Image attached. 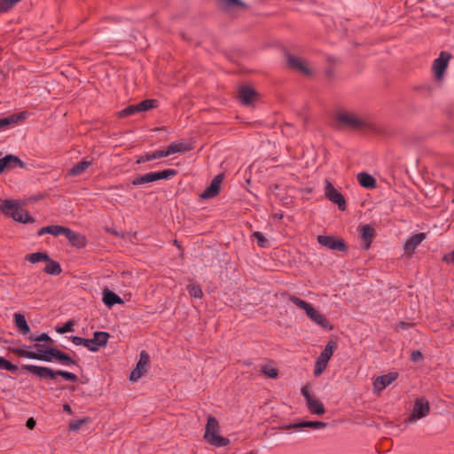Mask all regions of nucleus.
Listing matches in <instances>:
<instances>
[{
  "mask_svg": "<svg viewBox=\"0 0 454 454\" xmlns=\"http://www.w3.org/2000/svg\"><path fill=\"white\" fill-rule=\"evenodd\" d=\"M27 118L26 112H20L19 114H13L7 117L0 118V129L7 128L12 124H17L23 121Z\"/></svg>",
  "mask_w": 454,
  "mask_h": 454,
  "instance_id": "nucleus-20",
  "label": "nucleus"
},
{
  "mask_svg": "<svg viewBox=\"0 0 454 454\" xmlns=\"http://www.w3.org/2000/svg\"><path fill=\"white\" fill-rule=\"evenodd\" d=\"M398 372H394L377 377L372 383L374 392L380 393L387 386L394 382L398 378Z\"/></svg>",
  "mask_w": 454,
  "mask_h": 454,
  "instance_id": "nucleus-16",
  "label": "nucleus"
},
{
  "mask_svg": "<svg viewBox=\"0 0 454 454\" xmlns=\"http://www.w3.org/2000/svg\"><path fill=\"white\" fill-rule=\"evenodd\" d=\"M21 368L22 370L27 371L35 376H37L41 380H55L58 376H61L65 380L71 382H76L78 380L77 375L67 371H53L50 367L38 366L34 364H23Z\"/></svg>",
  "mask_w": 454,
  "mask_h": 454,
  "instance_id": "nucleus-2",
  "label": "nucleus"
},
{
  "mask_svg": "<svg viewBox=\"0 0 454 454\" xmlns=\"http://www.w3.org/2000/svg\"><path fill=\"white\" fill-rule=\"evenodd\" d=\"M399 326H400L402 329H408V328L411 327V326H412V325H411V324H410V323H406V322H400V323H399Z\"/></svg>",
  "mask_w": 454,
  "mask_h": 454,
  "instance_id": "nucleus-54",
  "label": "nucleus"
},
{
  "mask_svg": "<svg viewBox=\"0 0 454 454\" xmlns=\"http://www.w3.org/2000/svg\"><path fill=\"white\" fill-rule=\"evenodd\" d=\"M301 394L304 396L306 403L309 402L311 398H313L306 387L301 388Z\"/></svg>",
  "mask_w": 454,
  "mask_h": 454,
  "instance_id": "nucleus-52",
  "label": "nucleus"
},
{
  "mask_svg": "<svg viewBox=\"0 0 454 454\" xmlns=\"http://www.w3.org/2000/svg\"><path fill=\"white\" fill-rule=\"evenodd\" d=\"M328 363L325 361L320 360L319 358H317L315 369H314V375L319 376L323 373V372L326 369Z\"/></svg>",
  "mask_w": 454,
  "mask_h": 454,
  "instance_id": "nucleus-43",
  "label": "nucleus"
},
{
  "mask_svg": "<svg viewBox=\"0 0 454 454\" xmlns=\"http://www.w3.org/2000/svg\"><path fill=\"white\" fill-rule=\"evenodd\" d=\"M64 411L72 412L71 407L68 404H64Z\"/></svg>",
  "mask_w": 454,
  "mask_h": 454,
  "instance_id": "nucleus-58",
  "label": "nucleus"
},
{
  "mask_svg": "<svg viewBox=\"0 0 454 454\" xmlns=\"http://www.w3.org/2000/svg\"><path fill=\"white\" fill-rule=\"evenodd\" d=\"M325 74L329 77V78H332L333 75H334V72L333 69H327L325 71Z\"/></svg>",
  "mask_w": 454,
  "mask_h": 454,
  "instance_id": "nucleus-55",
  "label": "nucleus"
},
{
  "mask_svg": "<svg viewBox=\"0 0 454 454\" xmlns=\"http://www.w3.org/2000/svg\"><path fill=\"white\" fill-rule=\"evenodd\" d=\"M286 63L289 68L295 69L300 71L301 74L305 75H311L312 71L306 65L304 61H302L300 58L292 55L288 52L286 53Z\"/></svg>",
  "mask_w": 454,
  "mask_h": 454,
  "instance_id": "nucleus-15",
  "label": "nucleus"
},
{
  "mask_svg": "<svg viewBox=\"0 0 454 454\" xmlns=\"http://www.w3.org/2000/svg\"><path fill=\"white\" fill-rule=\"evenodd\" d=\"M220 9L229 12L235 8H246L247 5L241 0H216Z\"/></svg>",
  "mask_w": 454,
  "mask_h": 454,
  "instance_id": "nucleus-22",
  "label": "nucleus"
},
{
  "mask_svg": "<svg viewBox=\"0 0 454 454\" xmlns=\"http://www.w3.org/2000/svg\"><path fill=\"white\" fill-rule=\"evenodd\" d=\"M150 357L148 353L145 350H142L140 352V357L137 364V367L142 369L146 372V366L149 364Z\"/></svg>",
  "mask_w": 454,
  "mask_h": 454,
  "instance_id": "nucleus-38",
  "label": "nucleus"
},
{
  "mask_svg": "<svg viewBox=\"0 0 454 454\" xmlns=\"http://www.w3.org/2000/svg\"><path fill=\"white\" fill-rule=\"evenodd\" d=\"M18 167L25 168L26 163L16 155L7 154L0 159V174L4 173L7 169H12Z\"/></svg>",
  "mask_w": 454,
  "mask_h": 454,
  "instance_id": "nucleus-13",
  "label": "nucleus"
},
{
  "mask_svg": "<svg viewBox=\"0 0 454 454\" xmlns=\"http://www.w3.org/2000/svg\"><path fill=\"white\" fill-rule=\"evenodd\" d=\"M35 425L36 422L34 418H29L26 422V427L31 430L35 428Z\"/></svg>",
  "mask_w": 454,
  "mask_h": 454,
  "instance_id": "nucleus-51",
  "label": "nucleus"
},
{
  "mask_svg": "<svg viewBox=\"0 0 454 454\" xmlns=\"http://www.w3.org/2000/svg\"><path fill=\"white\" fill-rule=\"evenodd\" d=\"M220 430L219 422L216 418L208 416L205 427L204 439L209 444L215 447H225L230 444V440L218 434Z\"/></svg>",
  "mask_w": 454,
  "mask_h": 454,
  "instance_id": "nucleus-5",
  "label": "nucleus"
},
{
  "mask_svg": "<svg viewBox=\"0 0 454 454\" xmlns=\"http://www.w3.org/2000/svg\"><path fill=\"white\" fill-rule=\"evenodd\" d=\"M336 348L337 343L333 340H329L317 358L328 363Z\"/></svg>",
  "mask_w": 454,
  "mask_h": 454,
  "instance_id": "nucleus-27",
  "label": "nucleus"
},
{
  "mask_svg": "<svg viewBox=\"0 0 454 454\" xmlns=\"http://www.w3.org/2000/svg\"><path fill=\"white\" fill-rule=\"evenodd\" d=\"M447 255H454V250L450 252Z\"/></svg>",
  "mask_w": 454,
  "mask_h": 454,
  "instance_id": "nucleus-60",
  "label": "nucleus"
},
{
  "mask_svg": "<svg viewBox=\"0 0 454 454\" xmlns=\"http://www.w3.org/2000/svg\"><path fill=\"white\" fill-rule=\"evenodd\" d=\"M91 160H82L81 161L74 164L69 170L68 176H76L82 174L90 165Z\"/></svg>",
  "mask_w": 454,
  "mask_h": 454,
  "instance_id": "nucleus-25",
  "label": "nucleus"
},
{
  "mask_svg": "<svg viewBox=\"0 0 454 454\" xmlns=\"http://www.w3.org/2000/svg\"><path fill=\"white\" fill-rule=\"evenodd\" d=\"M307 407L312 414L322 415L325 412L323 403L318 399L311 398L307 402Z\"/></svg>",
  "mask_w": 454,
  "mask_h": 454,
  "instance_id": "nucleus-29",
  "label": "nucleus"
},
{
  "mask_svg": "<svg viewBox=\"0 0 454 454\" xmlns=\"http://www.w3.org/2000/svg\"><path fill=\"white\" fill-rule=\"evenodd\" d=\"M223 179V175L219 174L215 176L211 181L210 184L200 193L201 200H208L218 195L221 190V184Z\"/></svg>",
  "mask_w": 454,
  "mask_h": 454,
  "instance_id": "nucleus-12",
  "label": "nucleus"
},
{
  "mask_svg": "<svg viewBox=\"0 0 454 454\" xmlns=\"http://www.w3.org/2000/svg\"><path fill=\"white\" fill-rule=\"evenodd\" d=\"M359 184L366 189H373L377 186L376 179L370 174L362 172L357 175Z\"/></svg>",
  "mask_w": 454,
  "mask_h": 454,
  "instance_id": "nucleus-23",
  "label": "nucleus"
},
{
  "mask_svg": "<svg viewBox=\"0 0 454 454\" xmlns=\"http://www.w3.org/2000/svg\"><path fill=\"white\" fill-rule=\"evenodd\" d=\"M0 369H4L6 371L15 372L18 371L19 368L17 365L12 364L10 361L0 356Z\"/></svg>",
  "mask_w": 454,
  "mask_h": 454,
  "instance_id": "nucleus-42",
  "label": "nucleus"
},
{
  "mask_svg": "<svg viewBox=\"0 0 454 454\" xmlns=\"http://www.w3.org/2000/svg\"><path fill=\"white\" fill-rule=\"evenodd\" d=\"M109 338L110 334L106 332H95L93 335V340L98 349L106 346Z\"/></svg>",
  "mask_w": 454,
  "mask_h": 454,
  "instance_id": "nucleus-31",
  "label": "nucleus"
},
{
  "mask_svg": "<svg viewBox=\"0 0 454 454\" xmlns=\"http://www.w3.org/2000/svg\"><path fill=\"white\" fill-rule=\"evenodd\" d=\"M22 0H0V14L11 11L18 3Z\"/></svg>",
  "mask_w": 454,
  "mask_h": 454,
  "instance_id": "nucleus-37",
  "label": "nucleus"
},
{
  "mask_svg": "<svg viewBox=\"0 0 454 454\" xmlns=\"http://www.w3.org/2000/svg\"><path fill=\"white\" fill-rule=\"evenodd\" d=\"M27 255H47V254L43 253V252H35V253L28 254Z\"/></svg>",
  "mask_w": 454,
  "mask_h": 454,
  "instance_id": "nucleus-57",
  "label": "nucleus"
},
{
  "mask_svg": "<svg viewBox=\"0 0 454 454\" xmlns=\"http://www.w3.org/2000/svg\"><path fill=\"white\" fill-rule=\"evenodd\" d=\"M47 193H40V194H37L35 196L33 197V200L34 201H38L40 200H43L44 199L45 197H47Z\"/></svg>",
  "mask_w": 454,
  "mask_h": 454,
  "instance_id": "nucleus-53",
  "label": "nucleus"
},
{
  "mask_svg": "<svg viewBox=\"0 0 454 454\" xmlns=\"http://www.w3.org/2000/svg\"><path fill=\"white\" fill-rule=\"evenodd\" d=\"M29 262L32 263L38 262L40 261H43L45 262V266L43 268V271L50 275H59L62 271L60 264L51 259V257H27Z\"/></svg>",
  "mask_w": 454,
  "mask_h": 454,
  "instance_id": "nucleus-11",
  "label": "nucleus"
},
{
  "mask_svg": "<svg viewBox=\"0 0 454 454\" xmlns=\"http://www.w3.org/2000/svg\"><path fill=\"white\" fill-rule=\"evenodd\" d=\"M29 340L32 341L39 342V341H47V342H52V339L45 333H42L39 336L36 337H29Z\"/></svg>",
  "mask_w": 454,
  "mask_h": 454,
  "instance_id": "nucleus-45",
  "label": "nucleus"
},
{
  "mask_svg": "<svg viewBox=\"0 0 454 454\" xmlns=\"http://www.w3.org/2000/svg\"><path fill=\"white\" fill-rule=\"evenodd\" d=\"M426 239L424 232H419L410 237L403 245V249L407 255L414 253L416 247Z\"/></svg>",
  "mask_w": 454,
  "mask_h": 454,
  "instance_id": "nucleus-19",
  "label": "nucleus"
},
{
  "mask_svg": "<svg viewBox=\"0 0 454 454\" xmlns=\"http://www.w3.org/2000/svg\"><path fill=\"white\" fill-rule=\"evenodd\" d=\"M74 322L72 320L67 321L62 327L57 331L59 333H66L73 331Z\"/></svg>",
  "mask_w": 454,
  "mask_h": 454,
  "instance_id": "nucleus-48",
  "label": "nucleus"
},
{
  "mask_svg": "<svg viewBox=\"0 0 454 454\" xmlns=\"http://www.w3.org/2000/svg\"><path fill=\"white\" fill-rule=\"evenodd\" d=\"M155 182L153 172H149L142 176H138L136 178H134L131 182V184L134 186L142 185L148 183Z\"/></svg>",
  "mask_w": 454,
  "mask_h": 454,
  "instance_id": "nucleus-33",
  "label": "nucleus"
},
{
  "mask_svg": "<svg viewBox=\"0 0 454 454\" xmlns=\"http://www.w3.org/2000/svg\"><path fill=\"white\" fill-rule=\"evenodd\" d=\"M137 105L138 112H145L151 109H154L158 107V100L153 98H147L145 100H142Z\"/></svg>",
  "mask_w": 454,
  "mask_h": 454,
  "instance_id": "nucleus-32",
  "label": "nucleus"
},
{
  "mask_svg": "<svg viewBox=\"0 0 454 454\" xmlns=\"http://www.w3.org/2000/svg\"><path fill=\"white\" fill-rule=\"evenodd\" d=\"M318 243L332 250H337L340 252H347L348 246L343 239L335 238L333 236L319 235L317 236Z\"/></svg>",
  "mask_w": 454,
  "mask_h": 454,
  "instance_id": "nucleus-10",
  "label": "nucleus"
},
{
  "mask_svg": "<svg viewBox=\"0 0 454 454\" xmlns=\"http://www.w3.org/2000/svg\"><path fill=\"white\" fill-rule=\"evenodd\" d=\"M430 411L429 403L425 398H419L415 401L414 407L409 421L419 419L426 417Z\"/></svg>",
  "mask_w": 454,
  "mask_h": 454,
  "instance_id": "nucleus-14",
  "label": "nucleus"
},
{
  "mask_svg": "<svg viewBox=\"0 0 454 454\" xmlns=\"http://www.w3.org/2000/svg\"><path fill=\"white\" fill-rule=\"evenodd\" d=\"M145 372V371L136 366V368L130 373L129 380L131 381H137L144 375Z\"/></svg>",
  "mask_w": 454,
  "mask_h": 454,
  "instance_id": "nucleus-44",
  "label": "nucleus"
},
{
  "mask_svg": "<svg viewBox=\"0 0 454 454\" xmlns=\"http://www.w3.org/2000/svg\"><path fill=\"white\" fill-rule=\"evenodd\" d=\"M255 239L257 245L261 247H268L270 246V241L263 236V234L260 231H254L253 234Z\"/></svg>",
  "mask_w": 454,
  "mask_h": 454,
  "instance_id": "nucleus-41",
  "label": "nucleus"
},
{
  "mask_svg": "<svg viewBox=\"0 0 454 454\" xmlns=\"http://www.w3.org/2000/svg\"><path fill=\"white\" fill-rule=\"evenodd\" d=\"M325 196L331 202L337 205L339 210H346L347 202L344 196L333 185L329 180H325Z\"/></svg>",
  "mask_w": 454,
  "mask_h": 454,
  "instance_id": "nucleus-7",
  "label": "nucleus"
},
{
  "mask_svg": "<svg viewBox=\"0 0 454 454\" xmlns=\"http://www.w3.org/2000/svg\"><path fill=\"white\" fill-rule=\"evenodd\" d=\"M359 235L362 240V248L368 250L375 237V230L370 224H364L359 227Z\"/></svg>",
  "mask_w": 454,
  "mask_h": 454,
  "instance_id": "nucleus-18",
  "label": "nucleus"
},
{
  "mask_svg": "<svg viewBox=\"0 0 454 454\" xmlns=\"http://www.w3.org/2000/svg\"><path fill=\"white\" fill-rule=\"evenodd\" d=\"M67 229V227H64V226H60V225H49V226L41 228L37 231V234L39 236H42L45 233H49V234L58 237L59 235H64Z\"/></svg>",
  "mask_w": 454,
  "mask_h": 454,
  "instance_id": "nucleus-24",
  "label": "nucleus"
},
{
  "mask_svg": "<svg viewBox=\"0 0 454 454\" xmlns=\"http://www.w3.org/2000/svg\"><path fill=\"white\" fill-rule=\"evenodd\" d=\"M451 58L452 55L450 52L442 51L439 57L434 60L432 69L436 80L440 81L443 78Z\"/></svg>",
  "mask_w": 454,
  "mask_h": 454,
  "instance_id": "nucleus-8",
  "label": "nucleus"
},
{
  "mask_svg": "<svg viewBox=\"0 0 454 454\" xmlns=\"http://www.w3.org/2000/svg\"><path fill=\"white\" fill-rule=\"evenodd\" d=\"M187 290L192 298H201L203 296L202 289L199 285L190 284L187 286Z\"/></svg>",
  "mask_w": 454,
  "mask_h": 454,
  "instance_id": "nucleus-39",
  "label": "nucleus"
},
{
  "mask_svg": "<svg viewBox=\"0 0 454 454\" xmlns=\"http://www.w3.org/2000/svg\"><path fill=\"white\" fill-rule=\"evenodd\" d=\"M289 301H292L299 309H303L305 311L306 315L314 323L320 325L322 328L328 330V331H331L333 329V325L325 317V316L321 314L318 310L315 309L314 307L310 303H309L294 295H289Z\"/></svg>",
  "mask_w": 454,
  "mask_h": 454,
  "instance_id": "nucleus-4",
  "label": "nucleus"
},
{
  "mask_svg": "<svg viewBox=\"0 0 454 454\" xmlns=\"http://www.w3.org/2000/svg\"><path fill=\"white\" fill-rule=\"evenodd\" d=\"M64 236L67 238L68 242L76 248H83L86 247L88 240L85 235L74 231L70 228H67Z\"/></svg>",
  "mask_w": 454,
  "mask_h": 454,
  "instance_id": "nucleus-17",
  "label": "nucleus"
},
{
  "mask_svg": "<svg viewBox=\"0 0 454 454\" xmlns=\"http://www.w3.org/2000/svg\"><path fill=\"white\" fill-rule=\"evenodd\" d=\"M88 421V419H78V420H75V421H72L70 424H69V429L70 430H74V431H76L78 429L81 428V427L86 423Z\"/></svg>",
  "mask_w": 454,
  "mask_h": 454,
  "instance_id": "nucleus-46",
  "label": "nucleus"
},
{
  "mask_svg": "<svg viewBox=\"0 0 454 454\" xmlns=\"http://www.w3.org/2000/svg\"><path fill=\"white\" fill-rule=\"evenodd\" d=\"M103 301L106 306L112 307L114 304L121 303L122 300L115 293L112 291H106L104 293Z\"/></svg>",
  "mask_w": 454,
  "mask_h": 454,
  "instance_id": "nucleus-30",
  "label": "nucleus"
},
{
  "mask_svg": "<svg viewBox=\"0 0 454 454\" xmlns=\"http://www.w3.org/2000/svg\"><path fill=\"white\" fill-rule=\"evenodd\" d=\"M423 355L419 350L412 351L411 355V359L412 362H419L423 360Z\"/></svg>",
  "mask_w": 454,
  "mask_h": 454,
  "instance_id": "nucleus-49",
  "label": "nucleus"
},
{
  "mask_svg": "<svg viewBox=\"0 0 454 454\" xmlns=\"http://www.w3.org/2000/svg\"><path fill=\"white\" fill-rule=\"evenodd\" d=\"M71 340L76 346L82 345L84 347V341H85L84 338H82L79 336H72Z\"/></svg>",
  "mask_w": 454,
  "mask_h": 454,
  "instance_id": "nucleus-50",
  "label": "nucleus"
},
{
  "mask_svg": "<svg viewBox=\"0 0 454 454\" xmlns=\"http://www.w3.org/2000/svg\"><path fill=\"white\" fill-rule=\"evenodd\" d=\"M107 231L113 233L115 236H120L119 232L116 231L107 229Z\"/></svg>",
  "mask_w": 454,
  "mask_h": 454,
  "instance_id": "nucleus-59",
  "label": "nucleus"
},
{
  "mask_svg": "<svg viewBox=\"0 0 454 454\" xmlns=\"http://www.w3.org/2000/svg\"><path fill=\"white\" fill-rule=\"evenodd\" d=\"M177 174V171L173 168H167L162 171L153 172L154 180L159 181L161 179H169L175 176Z\"/></svg>",
  "mask_w": 454,
  "mask_h": 454,
  "instance_id": "nucleus-34",
  "label": "nucleus"
},
{
  "mask_svg": "<svg viewBox=\"0 0 454 454\" xmlns=\"http://www.w3.org/2000/svg\"><path fill=\"white\" fill-rule=\"evenodd\" d=\"M192 150V146L189 144L184 143V142H173L171 143L166 151L167 156H169L173 153H186Z\"/></svg>",
  "mask_w": 454,
  "mask_h": 454,
  "instance_id": "nucleus-21",
  "label": "nucleus"
},
{
  "mask_svg": "<svg viewBox=\"0 0 454 454\" xmlns=\"http://www.w3.org/2000/svg\"><path fill=\"white\" fill-rule=\"evenodd\" d=\"M238 98L246 106H253L259 99V93L252 87L243 85L239 88Z\"/></svg>",
  "mask_w": 454,
  "mask_h": 454,
  "instance_id": "nucleus-9",
  "label": "nucleus"
},
{
  "mask_svg": "<svg viewBox=\"0 0 454 454\" xmlns=\"http://www.w3.org/2000/svg\"><path fill=\"white\" fill-rule=\"evenodd\" d=\"M137 113H139L137 105H129L121 111L118 112L117 116L118 118H125Z\"/></svg>",
  "mask_w": 454,
  "mask_h": 454,
  "instance_id": "nucleus-36",
  "label": "nucleus"
},
{
  "mask_svg": "<svg viewBox=\"0 0 454 454\" xmlns=\"http://www.w3.org/2000/svg\"><path fill=\"white\" fill-rule=\"evenodd\" d=\"M84 347L92 352H97L98 350V346L95 343L93 338L92 339H85Z\"/></svg>",
  "mask_w": 454,
  "mask_h": 454,
  "instance_id": "nucleus-47",
  "label": "nucleus"
},
{
  "mask_svg": "<svg viewBox=\"0 0 454 454\" xmlns=\"http://www.w3.org/2000/svg\"><path fill=\"white\" fill-rule=\"evenodd\" d=\"M35 347L37 352L29 351L23 348H14L12 352L20 357L35 359L39 361L51 362L54 359L60 364L66 366L75 365L77 364L76 361L68 354L62 352L56 348L46 347L45 345L39 343H36Z\"/></svg>",
  "mask_w": 454,
  "mask_h": 454,
  "instance_id": "nucleus-1",
  "label": "nucleus"
},
{
  "mask_svg": "<svg viewBox=\"0 0 454 454\" xmlns=\"http://www.w3.org/2000/svg\"><path fill=\"white\" fill-rule=\"evenodd\" d=\"M261 372L270 379H276L278 376V370L272 366L263 365L261 368Z\"/></svg>",
  "mask_w": 454,
  "mask_h": 454,
  "instance_id": "nucleus-40",
  "label": "nucleus"
},
{
  "mask_svg": "<svg viewBox=\"0 0 454 454\" xmlns=\"http://www.w3.org/2000/svg\"><path fill=\"white\" fill-rule=\"evenodd\" d=\"M163 157H168L166 151L165 150H156L154 152L148 153L145 155L140 156L137 160L136 163L141 164V163H145V162H147V161H150L153 160H156V159H160V158H163Z\"/></svg>",
  "mask_w": 454,
  "mask_h": 454,
  "instance_id": "nucleus-26",
  "label": "nucleus"
},
{
  "mask_svg": "<svg viewBox=\"0 0 454 454\" xmlns=\"http://www.w3.org/2000/svg\"><path fill=\"white\" fill-rule=\"evenodd\" d=\"M442 258H443V261L446 262L447 263L454 262V257H442Z\"/></svg>",
  "mask_w": 454,
  "mask_h": 454,
  "instance_id": "nucleus-56",
  "label": "nucleus"
},
{
  "mask_svg": "<svg viewBox=\"0 0 454 454\" xmlns=\"http://www.w3.org/2000/svg\"><path fill=\"white\" fill-rule=\"evenodd\" d=\"M14 322L16 327L19 329V331L24 334L27 335L30 332V328L27 323V320L25 318V316L20 313H15L14 314Z\"/></svg>",
  "mask_w": 454,
  "mask_h": 454,
  "instance_id": "nucleus-28",
  "label": "nucleus"
},
{
  "mask_svg": "<svg viewBox=\"0 0 454 454\" xmlns=\"http://www.w3.org/2000/svg\"><path fill=\"white\" fill-rule=\"evenodd\" d=\"M337 129H349L360 130L367 127V122L359 119L356 114L349 112H339L335 116Z\"/></svg>",
  "mask_w": 454,
  "mask_h": 454,
  "instance_id": "nucleus-6",
  "label": "nucleus"
},
{
  "mask_svg": "<svg viewBox=\"0 0 454 454\" xmlns=\"http://www.w3.org/2000/svg\"><path fill=\"white\" fill-rule=\"evenodd\" d=\"M326 427V423L322 421H304L298 425H290L289 427H312L315 429L317 428H325Z\"/></svg>",
  "mask_w": 454,
  "mask_h": 454,
  "instance_id": "nucleus-35",
  "label": "nucleus"
},
{
  "mask_svg": "<svg viewBox=\"0 0 454 454\" xmlns=\"http://www.w3.org/2000/svg\"><path fill=\"white\" fill-rule=\"evenodd\" d=\"M0 210L4 215L12 217L16 222L23 223L35 222L28 211L20 207L14 200H0Z\"/></svg>",
  "mask_w": 454,
  "mask_h": 454,
  "instance_id": "nucleus-3",
  "label": "nucleus"
}]
</instances>
